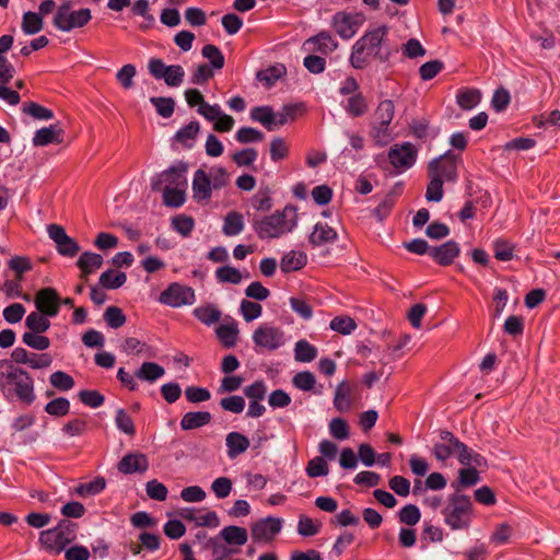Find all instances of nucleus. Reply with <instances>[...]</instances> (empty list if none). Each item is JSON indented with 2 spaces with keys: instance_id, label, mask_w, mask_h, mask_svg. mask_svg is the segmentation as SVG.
<instances>
[{
  "instance_id": "0eeeda50",
  "label": "nucleus",
  "mask_w": 560,
  "mask_h": 560,
  "mask_svg": "<svg viewBox=\"0 0 560 560\" xmlns=\"http://www.w3.org/2000/svg\"><path fill=\"white\" fill-rule=\"evenodd\" d=\"M188 163L185 161H176L167 170L156 174L151 179V189L153 191H161L164 189L163 185L170 187H184L187 188V172Z\"/></svg>"
},
{
  "instance_id": "e433bc0d",
  "label": "nucleus",
  "mask_w": 560,
  "mask_h": 560,
  "mask_svg": "<svg viewBox=\"0 0 560 560\" xmlns=\"http://www.w3.org/2000/svg\"><path fill=\"white\" fill-rule=\"evenodd\" d=\"M21 28L25 35H35L44 28V18L38 12H24Z\"/></svg>"
},
{
  "instance_id": "412c9836",
  "label": "nucleus",
  "mask_w": 560,
  "mask_h": 560,
  "mask_svg": "<svg viewBox=\"0 0 560 560\" xmlns=\"http://www.w3.org/2000/svg\"><path fill=\"white\" fill-rule=\"evenodd\" d=\"M337 238L338 233L334 228L326 223L318 222L314 225L313 232L308 235V243L313 247H318L326 243H334Z\"/></svg>"
},
{
  "instance_id": "9b49d317",
  "label": "nucleus",
  "mask_w": 560,
  "mask_h": 560,
  "mask_svg": "<svg viewBox=\"0 0 560 560\" xmlns=\"http://www.w3.org/2000/svg\"><path fill=\"white\" fill-rule=\"evenodd\" d=\"M418 149L411 142L394 144L388 151V160L396 168L395 175L410 168L417 161Z\"/></svg>"
},
{
  "instance_id": "473e14b6",
  "label": "nucleus",
  "mask_w": 560,
  "mask_h": 560,
  "mask_svg": "<svg viewBox=\"0 0 560 560\" xmlns=\"http://www.w3.org/2000/svg\"><path fill=\"white\" fill-rule=\"evenodd\" d=\"M350 20L351 14L342 11L335 13L332 16L331 25L342 39H350L354 36Z\"/></svg>"
},
{
  "instance_id": "39448f33",
  "label": "nucleus",
  "mask_w": 560,
  "mask_h": 560,
  "mask_svg": "<svg viewBox=\"0 0 560 560\" xmlns=\"http://www.w3.org/2000/svg\"><path fill=\"white\" fill-rule=\"evenodd\" d=\"M395 115V104L392 100H384L378 103L374 110V119L371 122L370 136L376 144L386 145L393 140L389 125Z\"/></svg>"
},
{
  "instance_id": "1a4fd4ad",
  "label": "nucleus",
  "mask_w": 560,
  "mask_h": 560,
  "mask_svg": "<svg viewBox=\"0 0 560 560\" xmlns=\"http://www.w3.org/2000/svg\"><path fill=\"white\" fill-rule=\"evenodd\" d=\"M252 338L256 352H259V350L271 352L284 345L283 330L267 323L259 325L254 330Z\"/></svg>"
},
{
  "instance_id": "49530a36",
  "label": "nucleus",
  "mask_w": 560,
  "mask_h": 560,
  "mask_svg": "<svg viewBox=\"0 0 560 560\" xmlns=\"http://www.w3.org/2000/svg\"><path fill=\"white\" fill-rule=\"evenodd\" d=\"M103 318L107 326L112 329H118L126 324L127 317L122 310L116 305L107 306Z\"/></svg>"
},
{
  "instance_id": "b1692460",
  "label": "nucleus",
  "mask_w": 560,
  "mask_h": 560,
  "mask_svg": "<svg viewBox=\"0 0 560 560\" xmlns=\"http://www.w3.org/2000/svg\"><path fill=\"white\" fill-rule=\"evenodd\" d=\"M217 537L222 539L229 546L241 547L247 542L248 533L244 527L229 525L225 526Z\"/></svg>"
},
{
  "instance_id": "5701e85b",
  "label": "nucleus",
  "mask_w": 560,
  "mask_h": 560,
  "mask_svg": "<svg viewBox=\"0 0 560 560\" xmlns=\"http://www.w3.org/2000/svg\"><path fill=\"white\" fill-rule=\"evenodd\" d=\"M238 335V325L234 319H231V323L221 324L215 328V336L225 349L235 347Z\"/></svg>"
},
{
  "instance_id": "2f4dec72",
  "label": "nucleus",
  "mask_w": 560,
  "mask_h": 560,
  "mask_svg": "<svg viewBox=\"0 0 560 560\" xmlns=\"http://www.w3.org/2000/svg\"><path fill=\"white\" fill-rule=\"evenodd\" d=\"M481 101V92L474 88L460 89L456 94V102L464 110L475 108Z\"/></svg>"
},
{
  "instance_id": "680f3d73",
  "label": "nucleus",
  "mask_w": 560,
  "mask_h": 560,
  "mask_svg": "<svg viewBox=\"0 0 560 560\" xmlns=\"http://www.w3.org/2000/svg\"><path fill=\"white\" fill-rule=\"evenodd\" d=\"M215 276L220 282L238 284L242 281L241 271L232 266H222L217 269Z\"/></svg>"
},
{
  "instance_id": "4468645a",
  "label": "nucleus",
  "mask_w": 560,
  "mask_h": 560,
  "mask_svg": "<svg viewBox=\"0 0 560 560\" xmlns=\"http://www.w3.org/2000/svg\"><path fill=\"white\" fill-rule=\"evenodd\" d=\"M36 312L56 317L59 314V293L52 287L39 289L34 299Z\"/></svg>"
},
{
  "instance_id": "c03bdc74",
  "label": "nucleus",
  "mask_w": 560,
  "mask_h": 560,
  "mask_svg": "<svg viewBox=\"0 0 560 560\" xmlns=\"http://www.w3.org/2000/svg\"><path fill=\"white\" fill-rule=\"evenodd\" d=\"M203 58L209 60V66L214 70H221L224 67L225 58L220 48L213 44H207L201 49Z\"/></svg>"
},
{
  "instance_id": "393cba45",
  "label": "nucleus",
  "mask_w": 560,
  "mask_h": 560,
  "mask_svg": "<svg viewBox=\"0 0 560 560\" xmlns=\"http://www.w3.org/2000/svg\"><path fill=\"white\" fill-rule=\"evenodd\" d=\"M212 416L209 411H188L180 420V429L184 431L195 430L209 424Z\"/></svg>"
},
{
  "instance_id": "f257e3e1",
  "label": "nucleus",
  "mask_w": 560,
  "mask_h": 560,
  "mask_svg": "<svg viewBox=\"0 0 560 560\" xmlns=\"http://www.w3.org/2000/svg\"><path fill=\"white\" fill-rule=\"evenodd\" d=\"M0 392L8 401L18 399L25 406L36 400L33 376L7 359L0 360Z\"/></svg>"
},
{
  "instance_id": "864d4df0",
  "label": "nucleus",
  "mask_w": 560,
  "mask_h": 560,
  "mask_svg": "<svg viewBox=\"0 0 560 560\" xmlns=\"http://www.w3.org/2000/svg\"><path fill=\"white\" fill-rule=\"evenodd\" d=\"M305 471L310 478L325 477L329 472V466L323 456H316L308 460Z\"/></svg>"
},
{
  "instance_id": "dca6fc26",
  "label": "nucleus",
  "mask_w": 560,
  "mask_h": 560,
  "mask_svg": "<svg viewBox=\"0 0 560 560\" xmlns=\"http://www.w3.org/2000/svg\"><path fill=\"white\" fill-rule=\"evenodd\" d=\"M148 456L140 452H129L117 463V469L124 475L143 474L149 469Z\"/></svg>"
},
{
  "instance_id": "13d9d810",
  "label": "nucleus",
  "mask_w": 560,
  "mask_h": 560,
  "mask_svg": "<svg viewBox=\"0 0 560 560\" xmlns=\"http://www.w3.org/2000/svg\"><path fill=\"white\" fill-rule=\"evenodd\" d=\"M269 187L260 188L256 195L250 198L252 206L258 211H269L272 208V198Z\"/></svg>"
},
{
  "instance_id": "bb28decb",
  "label": "nucleus",
  "mask_w": 560,
  "mask_h": 560,
  "mask_svg": "<svg viewBox=\"0 0 560 560\" xmlns=\"http://www.w3.org/2000/svg\"><path fill=\"white\" fill-rule=\"evenodd\" d=\"M307 264V256L304 252L291 250L284 254L280 260V269L283 273L301 270Z\"/></svg>"
},
{
  "instance_id": "e2e57ef3",
  "label": "nucleus",
  "mask_w": 560,
  "mask_h": 560,
  "mask_svg": "<svg viewBox=\"0 0 560 560\" xmlns=\"http://www.w3.org/2000/svg\"><path fill=\"white\" fill-rule=\"evenodd\" d=\"M240 311L244 320L249 323L261 316L262 306L257 302L242 300Z\"/></svg>"
},
{
  "instance_id": "58836bf2",
  "label": "nucleus",
  "mask_w": 560,
  "mask_h": 560,
  "mask_svg": "<svg viewBox=\"0 0 560 560\" xmlns=\"http://www.w3.org/2000/svg\"><path fill=\"white\" fill-rule=\"evenodd\" d=\"M186 189L184 187H170L164 186L163 205L168 208H179L186 201Z\"/></svg>"
},
{
  "instance_id": "f3484780",
  "label": "nucleus",
  "mask_w": 560,
  "mask_h": 560,
  "mask_svg": "<svg viewBox=\"0 0 560 560\" xmlns=\"http://www.w3.org/2000/svg\"><path fill=\"white\" fill-rule=\"evenodd\" d=\"M459 255L460 246L454 240L446 241L439 246H432L430 252V257L442 267L451 266Z\"/></svg>"
},
{
  "instance_id": "20e7f679",
  "label": "nucleus",
  "mask_w": 560,
  "mask_h": 560,
  "mask_svg": "<svg viewBox=\"0 0 560 560\" xmlns=\"http://www.w3.org/2000/svg\"><path fill=\"white\" fill-rule=\"evenodd\" d=\"M448 504L442 510L444 522L453 530L468 529L474 517L470 497L463 493L448 495Z\"/></svg>"
},
{
  "instance_id": "a878e982",
  "label": "nucleus",
  "mask_w": 560,
  "mask_h": 560,
  "mask_svg": "<svg viewBox=\"0 0 560 560\" xmlns=\"http://www.w3.org/2000/svg\"><path fill=\"white\" fill-rule=\"evenodd\" d=\"M342 107L350 117L358 118L368 113L369 103L363 93L358 92L354 95L349 96L347 101L342 103Z\"/></svg>"
},
{
  "instance_id": "4c0bfd02",
  "label": "nucleus",
  "mask_w": 560,
  "mask_h": 560,
  "mask_svg": "<svg viewBox=\"0 0 560 560\" xmlns=\"http://www.w3.org/2000/svg\"><path fill=\"white\" fill-rule=\"evenodd\" d=\"M165 373L162 365L155 362H143L142 365L135 372V376L141 381L153 383Z\"/></svg>"
},
{
  "instance_id": "6ab92c4d",
  "label": "nucleus",
  "mask_w": 560,
  "mask_h": 560,
  "mask_svg": "<svg viewBox=\"0 0 560 560\" xmlns=\"http://www.w3.org/2000/svg\"><path fill=\"white\" fill-rule=\"evenodd\" d=\"M212 182L207 172L202 168H198L194 174L192 179V197L198 202L208 201L212 196Z\"/></svg>"
},
{
  "instance_id": "423d86ee",
  "label": "nucleus",
  "mask_w": 560,
  "mask_h": 560,
  "mask_svg": "<svg viewBox=\"0 0 560 560\" xmlns=\"http://www.w3.org/2000/svg\"><path fill=\"white\" fill-rule=\"evenodd\" d=\"M71 3L63 2L58 7L54 19V26L61 32H70L74 28H82L92 20V12L89 8L70 10Z\"/></svg>"
},
{
  "instance_id": "2eb2a0df",
  "label": "nucleus",
  "mask_w": 560,
  "mask_h": 560,
  "mask_svg": "<svg viewBox=\"0 0 560 560\" xmlns=\"http://www.w3.org/2000/svg\"><path fill=\"white\" fill-rule=\"evenodd\" d=\"M38 542L40 547L50 555H59L70 545L68 539L60 530L55 527L42 530Z\"/></svg>"
},
{
  "instance_id": "c756f323",
  "label": "nucleus",
  "mask_w": 560,
  "mask_h": 560,
  "mask_svg": "<svg viewBox=\"0 0 560 560\" xmlns=\"http://www.w3.org/2000/svg\"><path fill=\"white\" fill-rule=\"evenodd\" d=\"M305 112L304 103L284 104L281 109L276 113V127L283 126L289 121H294Z\"/></svg>"
},
{
  "instance_id": "69168bd1",
  "label": "nucleus",
  "mask_w": 560,
  "mask_h": 560,
  "mask_svg": "<svg viewBox=\"0 0 560 560\" xmlns=\"http://www.w3.org/2000/svg\"><path fill=\"white\" fill-rule=\"evenodd\" d=\"M235 139L243 144L259 142L264 139V133L253 127H241L235 133Z\"/></svg>"
},
{
  "instance_id": "f704fd0d",
  "label": "nucleus",
  "mask_w": 560,
  "mask_h": 560,
  "mask_svg": "<svg viewBox=\"0 0 560 560\" xmlns=\"http://www.w3.org/2000/svg\"><path fill=\"white\" fill-rule=\"evenodd\" d=\"M51 316H47L46 314H42L38 312H32L27 315L25 319V326L28 329L27 332L31 334H44L50 328V318Z\"/></svg>"
},
{
  "instance_id": "37998d69",
  "label": "nucleus",
  "mask_w": 560,
  "mask_h": 560,
  "mask_svg": "<svg viewBox=\"0 0 560 560\" xmlns=\"http://www.w3.org/2000/svg\"><path fill=\"white\" fill-rule=\"evenodd\" d=\"M244 229V221L242 213L237 211H231L224 218L223 233L226 236H234L240 234Z\"/></svg>"
},
{
  "instance_id": "4be33fe9",
  "label": "nucleus",
  "mask_w": 560,
  "mask_h": 560,
  "mask_svg": "<svg viewBox=\"0 0 560 560\" xmlns=\"http://www.w3.org/2000/svg\"><path fill=\"white\" fill-rule=\"evenodd\" d=\"M104 264L103 256L93 252H83L77 260L80 278L86 280L88 276L100 269Z\"/></svg>"
},
{
  "instance_id": "a211bd4d",
  "label": "nucleus",
  "mask_w": 560,
  "mask_h": 560,
  "mask_svg": "<svg viewBox=\"0 0 560 560\" xmlns=\"http://www.w3.org/2000/svg\"><path fill=\"white\" fill-rule=\"evenodd\" d=\"M65 130L61 128L60 122L51 124L48 127H43L34 133V147H47L49 144H61L65 141Z\"/></svg>"
},
{
  "instance_id": "6e6d98bb",
  "label": "nucleus",
  "mask_w": 560,
  "mask_h": 560,
  "mask_svg": "<svg viewBox=\"0 0 560 560\" xmlns=\"http://www.w3.org/2000/svg\"><path fill=\"white\" fill-rule=\"evenodd\" d=\"M22 341L27 347L38 351H45L50 347V339L43 334L24 332Z\"/></svg>"
},
{
  "instance_id": "4d7b16f0",
  "label": "nucleus",
  "mask_w": 560,
  "mask_h": 560,
  "mask_svg": "<svg viewBox=\"0 0 560 560\" xmlns=\"http://www.w3.org/2000/svg\"><path fill=\"white\" fill-rule=\"evenodd\" d=\"M329 327L341 335H349L357 328V323L347 315L336 316L330 320Z\"/></svg>"
},
{
  "instance_id": "c9c22d12",
  "label": "nucleus",
  "mask_w": 560,
  "mask_h": 560,
  "mask_svg": "<svg viewBox=\"0 0 560 560\" xmlns=\"http://www.w3.org/2000/svg\"><path fill=\"white\" fill-rule=\"evenodd\" d=\"M308 43L316 44L315 50L323 55H328L338 47V43L332 39L331 34L328 31L319 32L315 36L308 38L304 45Z\"/></svg>"
},
{
  "instance_id": "a19ab883",
  "label": "nucleus",
  "mask_w": 560,
  "mask_h": 560,
  "mask_svg": "<svg viewBox=\"0 0 560 560\" xmlns=\"http://www.w3.org/2000/svg\"><path fill=\"white\" fill-rule=\"evenodd\" d=\"M287 70L283 65L279 66H270L267 69L259 70L256 73V79L260 82H264L266 88H271L276 84V82L285 74Z\"/></svg>"
},
{
  "instance_id": "7ed1b4c3",
  "label": "nucleus",
  "mask_w": 560,
  "mask_h": 560,
  "mask_svg": "<svg viewBox=\"0 0 560 560\" xmlns=\"http://www.w3.org/2000/svg\"><path fill=\"white\" fill-rule=\"evenodd\" d=\"M298 224V208L287 205L282 211L253 220V229L258 238H277L282 234L292 232Z\"/></svg>"
},
{
  "instance_id": "c85d7f7f",
  "label": "nucleus",
  "mask_w": 560,
  "mask_h": 560,
  "mask_svg": "<svg viewBox=\"0 0 560 560\" xmlns=\"http://www.w3.org/2000/svg\"><path fill=\"white\" fill-rule=\"evenodd\" d=\"M250 118L260 122L268 131L276 129V113L269 105L256 106L250 110Z\"/></svg>"
},
{
  "instance_id": "9d476101",
  "label": "nucleus",
  "mask_w": 560,
  "mask_h": 560,
  "mask_svg": "<svg viewBox=\"0 0 560 560\" xmlns=\"http://www.w3.org/2000/svg\"><path fill=\"white\" fill-rule=\"evenodd\" d=\"M149 73L155 80H164L170 88L179 86L183 83L185 71L180 65H165L160 58H151L148 63Z\"/></svg>"
},
{
  "instance_id": "cd10ccee",
  "label": "nucleus",
  "mask_w": 560,
  "mask_h": 560,
  "mask_svg": "<svg viewBox=\"0 0 560 560\" xmlns=\"http://www.w3.org/2000/svg\"><path fill=\"white\" fill-rule=\"evenodd\" d=\"M199 121L191 120L189 124L185 125L176 131L173 137V141L179 142L185 149H191L194 147V141L199 133Z\"/></svg>"
},
{
  "instance_id": "8fccbe9b",
  "label": "nucleus",
  "mask_w": 560,
  "mask_h": 560,
  "mask_svg": "<svg viewBox=\"0 0 560 560\" xmlns=\"http://www.w3.org/2000/svg\"><path fill=\"white\" fill-rule=\"evenodd\" d=\"M515 245L505 238H497L493 242L494 258L500 261H510L514 256Z\"/></svg>"
},
{
  "instance_id": "bf43d9fd",
  "label": "nucleus",
  "mask_w": 560,
  "mask_h": 560,
  "mask_svg": "<svg viewBox=\"0 0 560 560\" xmlns=\"http://www.w3.org/2000/svg\"><path fill=\"white\" fill-rule=\"evenodd\" d=\"M399 522L408 526H415L421 518L420 509L416 504H406L398 512Z\"/></svg>"
},
{
  "instance_id": "3c124183",
  "label": "nucleus",
  "mask_w": 560,
  "mask_h": 560,
  "mask_svg": "<svg viewBox=\"0 0 560 560\" xmlns=\"http://www.w3.org/2000/svg\"><path fill=\"white\" fill-rule=\"evenodd\" d=\"M430 182L427 186L425 199L429 202H439L444 196V182L439 175H429Z\"/></svg>"
},
{
  "instance_id": "09e8293b",
  "label": "nucleus",
  "mask_w": 560,
  "mask_h": 560,
  "mask_svg": "<svg viewBox=\"0 0 560 560\" xmlns=\"http://www.w3.org/2000/svg\"><path fill=\"white\" fill-rule=\"evenodd\" d=\"M150 103L155 107L156 113L163 118H170L175 110V100L166 96H152Z\"/></svg>"
},
{
  "instance_id": "aec40b11",
  "label": "nucleus",
  "mask_w": 560,
  "mask_h": 560,
  "mask_svg": "<svg viewBox=\"0 0 560 560\" xmlns=\"http://www.w3.org/2000/svg\"><path fill=\"white\" fill-rule=\"evenodd\" d=\"M249 439L236 431L228 433L225 438L226 454L230 459H234L245 453L249 447Z\"/></svg>"
},
{
  "instance_id": "79ce46f5",
  "label": "nucleus",
  "mask_w": 560,
  "mask_h": 560,
  "mask_svg": "<svg viewBox=\"0 0 560 560\" xmlns=\"http://www.w3.org/2000/svg\"><path fill=\"white\" fill-rule=\"evenodd\" d=\"M317 357V349L305 339L295 343L294 358L298 362L308 363Z\"/></svg>"
},
{
  "instance_id": "72a5a7b5",
  "label": "nucleus",
  "mask_w": 560,
  "mask_h": 560,
  "mask_svg": "<svg viewBox=\"0 0 560 560\" xmlns=\"http://www.w3.org/2000/svg\"><path fill=\"white\" fill-rule=\"evenodd\" d=\"M127 281V275L124 271L108 269L104 271L98 279L103 289L116 290L121 288Z\"/></svg>"
},
{
  "instance_id": "ddd939ff",
  "label": "nucleus",
  "mask_w": 560,
  "mask_h": 560,
  "mask_svg": "<svg viewBox=\"0 0 560 560\" xmlns=\"http://www.w3.org/2000/svg\"><path fill=\"white\" fill-rule=\"evenodd\" d=\"M283 520L276 516L259 518L250 526L252 539L255 542H270L281 532Z\"/></svg>"
},
{
  "instance_id": "a18cd8bd",
  "label": "nucleus",
  "mask_w": 560,
  "mask_h": 560,
  "mask_svg": "<svg viewBox=\"0 0 560 560\" xmlns=\"http://www.w3.org/2000/svg\"><path fill=\"white\" fill-rule=\"evenodd\" d=\"M105 488H106V479L102 476H97L90 482L80 483L75 488V492L80 497L85 498L89 495H96V494L101 493L103 490H105Z\"/></svg>"
},
{
  "instance_id": "052dcab7",
  "label": "nucleus",
  "mask_w": 560,
  "mask_h": 560,
  "mask_svg": "<svg viewBox=\"0 0 560 560\" xmlns=\"http://www.w3.org/2000/svg\"><path fill=\"white\" fill-rule=\"evenodd\" d=\"M49 382L52 387L61 392L72 389L75 384L73 377L63 371L54 372L49 377Z\"/></svg>"
},
{
  "instance_id": "774afa93",
  "label": "nucleus",
  "mask_w": 560,
  "mask_h": 560,
  "mask_svg": "<svg viewBox=\"0 0 560 560\" xmlns=\"http://www.w3.org/2000/svg\"><path fill=\"white\" fill-rule=\"evenodd\" d=\"M289 145L281 137H276L270 142V159L273 162L284 160L289 155Z\"/></svg>"
},
{
  "instance_id": "0e129e2a",
  "label": "nucleus",
  "mask_w": 560,
  "mask_h": 560,
  "mask_svg": "<svg viewBox=\"0 0 560 560\" xmlns=\"http://www.w3.org/2000/svg\"><path fill=\"white\" fill-rule=\"evenodd\" d=\"M330 434L338 441H343L349 438L350 428L346 419L337 417L329 423Z\"/></svg>"
},
{
  "instance_id": "5fc2aeb1",
  "label": "nucleus",
  "mask_w": 560,
  "mask_h": 560,
  "mask_svg": "<svg viewBox=\"0 0 560 560\" xmlns=\"http://www.w3.org/2000/svg\"><path fill=\"white\" fill-rule=\"evenodd\" d=\"M172 225L177 233L187 237L195 228V219L187 214H178L172 218Z\"/></svg>"
},
{
  "instance_id": "de8ad7c7",
  "label": "nucleus",
  "mask_w": 560,
  "mask_h": 560,
  "mask_svg": "<svg viewBox=\"0 0 560 560\" xmlns=\"http://www.w3.org/2000/svg\"><path fill=\"white\" fill-rule=\"evenodd\" d=\"M44 410L49 416L56 418L65 417L70 412V401L66 397H57L48 401Z\"/></svg>"
},
{
  "instance_id": "f8f14e48",
  "label": "nucleus",
  "mask_w": 560,
  "mask_h": 560,
  "mask_svg": "<svg viewBox=\"0 0 560 560\" xmlns=\"http://www.w3.org/2000/svg\"><path fill=\"white\" fill-rule=\"evenodd\" d=\"M160 302L171 307L191 305L195 302V291L188 285L173 282L160 294Z\"/></svg>"
},
{
  "instance_id": "7c9ffc66",
  "label": "nucleus",
  "mask_w": 560,
  "mask_h": 560,
  "mask_svg": "<svg viewBox=\"0 0 560 560\" xmlns=\"http://www.w3.org/2000/svg\"><path fill=\"white\" fill-rule=\"evenodd\" d=\"M206 549H211L212 560H225L230 556L238 553V548L229 547L225 542H221L219 537H211L207 540L205 545Z\"/></svg>"
},
{
  "instance_id": "603ef678",
  "label": "nucleus",
  "mask_w": 560,
  "mask_h": 560,
  "mask_svg": "<svg viewBox=\"0 0 560 560\" xmlns=\"http://www.w3.org/2000/svg\"><path fill=\"white\" fill-rule=\"evenodd\" d=\"M23 112L37 120H50L55 117L54 112L36 102L23 104Z\"/></svg>"
},
{
  "instance_id": "338daca9",
  "label": "nucleus",
  "mask_w": 560,
  "mask_h": 560,
  "mask_svg": "<svg viewBox=\"0 0 560 560\" xmlns=\"http://www.w3.org/2000/svg\"><path fill=\"white\" fill-rule=\"evenodd\" d=\"M292 383L298 389L311 392L316 384V378L312 372L302 371L293 376Z\"/></svg>"
},
{
  "instance_id": "ea45409f",
  "label": "nucleus",
  "mask_w": 560,
  "mask_h": 560,
  "mask_svg": "<svg viewBox=\"0 0 560 560\" xmlns=\"http://www.w3.org/2000/svg\"><path fill=\"white\" fill-rule=\"evenodd\" d=\"M192 315L195 318H197L200 323L210 326L212 324L218 323L221 319V311L217 308L212 304H207L203 306L196 307L192 311Z\"/></svg>"
},
{
  "instance_id": "f03ea898",
  "label": "nucleus",
  "mask_w": 560,
  "mask_h": 560,
  "mask_svg": "<svg viewBox=\"0 0 560 560\" xmlns=\"http://www.w3.org/2000/svg\"><path fill=\"white\" fill-rule=\"evenodd\" d=\"M388 32L387 25L365 32L352 46L350 65L357 70H363L370 63L369 57L380 62H387L393 55V50L385 45Z\"/></svg>"
},
{
  "instance_id": "6e6552de",
  "label": "nucleus",
  "mask_w": 560,
  "mask_h": 560,
  "mask_svg": "<svg viewBox=\"0 0 560 560\" xmlns=\"http://www.w3.org/2000/svg\"><path fill=\"white\" fill-rule=\"evenodd\" d=\"M460 154L447 150L428 164L429 175H439L443 182L456 183L458 179V161Z\"/></svg>"
}]
</instances>
